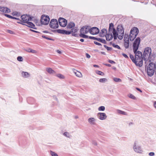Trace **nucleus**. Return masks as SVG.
I'll list each match as a JSON object with an SVG mask.
<instances>
[{"label":"nucleus","mask_w":156,"mask_h":156,"mask_svg":"<svg viewBox=\"0 0 156 156\" xmlns=\"http://www.w3.org/2000/svg\"><path fill=\"white\" fill-rule=\"evenodd\" d=\"M43 32L44 33H47V32L46 31H44Z\"/></svg>","instance_id":"63"},{"label":"nucleus","mask_w":156,"mask_h":156,"mask_svg":"<svg viewBox=\"0 0 156 156\" xmlns=\"http://www.w3.org/2000/svg\"><path fill=\"white\" fill-rule=\"evenodd\" d=\"M97 115L99 119L101 120H105L107 117L106 114L105 113L99 112L98 114Z\"/></svg>","instance_id":"14"},{"label":"nucleus","mask_w":156,"mask_h":156,"mask_svg":"<svg viewBox=\"0 0 156 156\" xmlns=\"http://www.w3.org/2000/svg\"><path fill=\"white\" fill-rule=\"evenodd\" d=\"M99 31V29L96 27H93L90 29V33L94 35L98 34Z\"/></svg>","instance_id":"13"},{"label":"nucleus","mask_w":156,"mask_h":156,"mask_svg":"<svg viewBox=\"0 0 156 156\" xmlns=\"http://www.w3.org/2000/svg\"><path fill=\"white\" fill-rule=\"evenodd\" d=\"M109 34H106L105 37L107 41L112 39L113 36L115 40L118 37L119 39L122 40L124 35V30L122 25L117 26L116 30L114 28L113 24L111 23L109 24L108 30Z\"/></svg>","instance_id":"1"},{"label":"nucleus","mask_w":156,"mask_h":156,"mask_svg":"<svg viewBox=\"0 0 156 156\" xmlns=\"http://www.w3.org/2000/svg\"><path fill=\"white\" fill-rule=\"evenodd\" d=\"M97 39L99 41H101V42L105 43V40L101 38H97Z\"/></svg>","instance_id":"37"},{"label":"nucleus","mask_w":156,"mask_h":156,"mask_svg":"<svg viewBox=\"0 0 156 156\" xmlns=\"http://www.w3.org/2000/svg\"><path fill=\"white\" fill-rule=\"evenodd\" d=\"M59 33L62 34H71V31H68L66 30H59Z\"/></svg>","instance_id":"24"},{"label":"nucleus","mask_w":156,"mask_h":156,"mask_svg":"<svg viewBox=\"0 0 156 156\" xmlns=\"http://www.w3.org/2000/svg\"><path fill=\"white\" fill-rule=\"evenodd\" d=\"M149 155L150 156H153L154 155V152H150L149 154Z\"/></svg>","instance_id":"42"},{"label":"nucleus","mask_w":156,"mask_h":156,"mask_svg":"<svg viewBox=\"0 0 156 156\" xmlns=\"http://www.w3.org/2000/svg\"><path fill=\"white\" fill-rule=\"evenodd\" d=\"M98 110L99 111H104L105 110V107L103 106H100L98 108Z\"/></svg>","instance_id":"31"},{"label":"nucleus","mask_w":156,"mask_h":156,"mask_svg":"<svg viewBox=\"0 0 156 156\" xmlns=\"http://www.w3.org/2000/svg\"><path fill=\"white\" fill-rule=\"evenodd\" d=\"M8 33H9L10 34H14L13 31H12V30H8Z\"/></svg>","instance_id":"43"},{"label":"nucleus","mask_w":156,"mask_h":156,"mask_svg":"<svg viewBox=\"0 0 156 156\" xmlns=\"http://www.w3.org/2000/svg\"><path fill=\"white\" fill-rule=\"evenodd\" d=\"M17 60L18 61L20 62H22L23 60V58L21 56H18L17 58Z\"/></svg>","instance_id":"35"},{"label":"nucleus","mask_w":156,"mask_h":156,"mask_svg":"<svg viewBox=\"0 0 156 156\" xmlns=\"http://www.w3.org/2000/svg\"><path fill=\"white\" fill-rule=\"evenodd\" d=\"M56 76L60 79H64L65 78L64 75L60 74H57Z\"/></svg>","instance_id":"26"},{"label":"nucleus","mask_w":156,"mask_h":156,"mask_svg":"<svg viewBox=\"0 0 156 156\" xmlns=\"http://www.w3.org/2000/svg\"><path fill=\"white\" fill-rule=\"evenodd\" d=\"M107 91L109 94H112L114 92V90L113 88H108Z\"/></svg>","instance_id":"30"},{"label":"nucleus","mask_w":156,"mask_h":156,"mask_svg":"<svg viewBox=\"0 0 156 156\" xmlns=\"http://www.w3.org/2000/svg\"><path fill=\"white\" fill-rule=\"evenodd\" d=\"M117 112L118 114H121L125 115H127V113L126 112L119 109H117Z\"/></svg>","instance_id":"23"},{"label":"nucleus","mask_w":156,"mask_h":156,"mask_svg":"<svg viewBox=\"0 0 156 156\" xmlns=\"http://www.w3.org/2000/svg\"><path fill=\"white\" fill-rule=\"evenodd\" d=\"M63 135L64 136L68 137H70V135L69 133L67 132H66L64 133L63 134Z\"/></svg>","instance_id":"32"},{"label":"nucleus","mask_w":156,"mask_h":156,"mask_svg":"<svg viewBox=\"0 0 156 156\" xmlns=\"http://www.w3.org/2000/svg\"><path fill=\"white\" fill-rule=\"evenodd\" d=\"M78 30V29H77V28L76 27H75L74 28H72L71 29L72 31H71V32H72L76 33L77 32Z\"/></svg>","instance_id":"34"},{"label":"nucleus","mask_w":156,"mask_h":156,"mask_svg":"<svg viewBox=\"0 0 156 156\" xmlns=\"http://www.w3.org/2000/svg\"><path fill=\"white\" fill-rule=\"evenodd\" d=\"M107 66H109V67H110L111 66V65L109 64H107L106 65Z\"/></svg>","instance_id":"59"},{"label":"nucleus","mask_w":156,"mask_h":156,"mask_svg":"<svg viewBox=\"0 0 156 156\" xmlns=\"http://www.w3.org/2000/svg\"><path fill=\"white\" fill-rule=\"evenodd\" d=\"M89 38L90 39H96L97 38L94 37H89Z\"/></svg>","instance_id":"48"},{"label":"nucleus","mask_w":156,"mask_h":156,"mask_svg":"<svg viewBox=\"0 0 156 156\" xmlns=\"http://www.w3.org/2000/svg\"><path fill=\"white\" fill-rule=\"evenodd\" d=\"M139 31L138 29L136 27L132 28L131 30L129 36L130 41H133L137 35Z\"/></svg>","instance_id":"5"},{"label":"nucleus","mask_w":156,"mask_h":156,"mask_svg":"<svg viewBox=\"0 0 156 156\" xmlns=\"http://www.w3.org/2000/svg\"><path fill=\"white\" fill-rule=\"evenodd\" d=\"M46 71L49 74H53L55 73V72L50 68H46Z\"/></svg>","instance_id":"20"},{"label":"nucleus","mask_w":156,"mask_h":156,"mask_svg":"<svg viewBox=\"0 0 156 156\" xmlns=\"http://www.w3.org/2000/svg\"><path fill=\"white\" fill-rule=\"evenodd\" d=\"M96 73L99 75H101V76H103L104 75V73H103V72H101V71H98V70H97L96 71Z\"/></svg>","instance_id":"28"},{"label":"nucleus","mask_w":156,"mask_h":156,"mask_svg":"<svg viewBox=\"0 0 156 156\" xmlns=\"http://www.w3.org/2000/svg\"><path fill=\"white\" fill-rule=\"evenodd\" d=\"M50 154L52 156H58L57 154L51 151H50Z\"/></svg>","instance_id":"36"},{"label":"nucleus","mask_w":156,"mask_h":156,"mask_svg":"<svg viewBox=\"0 0 156 156\" xmlns=\"http://www.w3.org/2000/svg\"><path fill=\"white\" fill-rule=\"evenodd\" d=\"M107 49V50H111V48H109V47H107V48H106Z\"/></svg>","instance_id":"54"},{"label":"nucleus","mask_w":156,"mask_h":156,"mask_svg":"<svg viewBox=\"0 0 156 156\" xmlns=\"http://www.w3.org/2000/svg\"><path fill=\"white\" fill-rule=\"evenodd\" d=\"M132 124V122L130 123H129V125H130L131 124Z\"/></svg>","instance_id":"62"},{"label":"nucleus","mask_w":156,"mask_h":156,"mask_svg":"<svg viewBox=\"0 0 156 156\" xmlns=\"http://www.w3.org/2000/svg\"><path fill=\"white\" fill-rule=\"evenodd\" d=\"M113 80L114 81L116 82H120L121 81V80L118 78H113Z\"/></svg>","instance_id":"33"},{"label":"nucleus","mask_w":156,"mask_h":156,"mask_svg":"<svg viewBox=\"0 0 156 156\" xmlns=\"http://www.w3.org/2000/svg\"><path fill=\"white\" fill-rule=\"evenodd\" d=\"M89 32H90V27L87 26H83L80 29V36L82 37L88 38V36L85 34H87Z\"/></svg>","instance_id":"6"},{"label":"nucleus","mask_w":156,"mask_h":156,"mask_svg":"<svg viewBox=\"0 0 156 156\" xmlns=\"http://www.w3.org/2000/svg\"><path fill=\"white\" fill-rule=\"evenodd\" d=\"M13 18L14 19H16V20H18V19H18V18H15V17H13Z\"/></svg>","instance_id":"60"},{"label":"nucleus","mask_w":156,"mask_h":156,"mask_svg":"<svg viewBox=\"0 0 156 156\" xmlns=\"http://www.w3.org/2000/svg\"><path fill=\"white\" fill-rule=\"evenodd\" d=\"M151 50L150 48L147 47L145 48L143 54L144 60L146 64L151 62L152 59L151 56Z\"/></svg>","instance_id":"3"},{"label":"nucleus","mask_w":156,"mask_h":156,"mask_svg":"<svg viewBox=\"0 0 156 156\" xmlns=\"http://www.w3.org/2000/svg\"><path fill=\"white\" fill-rule=\"evenodd\" d=\"M135 54V64L140 67L143 65V57L142 53L139 51H134Z\"/></svg>","instance_id":"4"},{"label":"nucleus","mask_w":156,"mask_h":156,"mask_svg":"<svg viewBox=\"0 0 156 156\" xmlns=\"http://www.w3.org/2000/svg\"><path fill=\"white\" fill-rule=\"evenodd\" d=\"M108 62L110 63L111 64L115 63V62L114 61L111 60H109Z\"/></svg>","instance_id":"47"},{"label":"nucleus","mask_w":156,"mask_h":156,"mask_svg":"<svg viewBox=\"0 0 156 156\" xmlns=\"http://www.w3.org/2000/svg\"><path fill=\"white\" fill-rule=\"evenodd\" d=\"M107 81V80L106 78H102L99 80V82L101 83H105Z\"/></svg>","instance_id":"27"},{"label":"nucleus","mask_w":156,"mask_h":156,"mask_svg":"<svg viewBox=\"0 0 156 156\" xmlns=\"http://www.w3.org/2000/svg\"><path fill=\"white\" fill-rule=\"evenodd\" d=\"M130 58L131 59L132 61L135 64V58H134L133 55H130Z\"/></svg>","instance_id":"29"},{"label":"nucleus","mask_w":156,"mask_h":156,"mask_svg":"<svg viewBox=\"0 0 156 156\" xmlns=\"http://www.w3.org/2000/svg\"><path fill=\"white\" fill-rule=\"evenodd\" d=\"M129 37L128 35L125 34L124 38V46L126 48H127L129 46Z\"/></svg>","instance_id":"11"},{"label":"nucleus","mask_w":156,"mask_h":156,"mask_svg":"<svg viewBox=\"0 0 156 156\" xmlns=\"http://www.w3.org/2000/svg\"><path fill=\"white\" fill-rule=\"evenodd\" d=\"M128 97H129V98L133 99V100H136V97L133 95L131 94H129L128 95Z\"/></svg>","instance_id":"25"},{"label":"nucleus","mask_w":156,"mask_h":156,"mask_svg":"<svg viewBox=\"0 0 156 156\" xmlns=\"http://www.w3.org/2000/svg\"><path fill=\"white\" fill-rule=\"evenodd\" d=\"M50 21V18L48 16L43 15L42 16L41 20V22L42 24L46 25L48 24Z\"/></svg>","instance_id":"8"},{"label":"nucleus","mask_w":156,"mask_h":156,"mask_svg":"<svg viewBox=\"0 0 156 156\" xmlns=\"http://www.w3.org/2000/svg\"><path fill=\"white\" fill-rule=\"evenodd\" d=\"M30 52L36 54L37 53V51L35 50L31 49Z\"/></svg>","instance_id":"41"},{"label":"nucleus","mask_w":156,"mask_h":156,"mask_svg":"<svg viewBox=\"0 0 156 156\" xmlns=\"http://www.w3.org/2000/svg\"><path fill=\"white\" fill-rule=\"evenodd\" d=\"M86 57L87 58H90V55L87 53H86Z\"/></svg>","instance_id":"44"},{"label":"nucleus","mask_w":156,"mask_h":156,"mask_svg":"<svg viewBox=\"0 0 156 156\" xmlns=\"http://www.w3.org/2000/svg\"><path fill=\"white\" fill-rule=\"evenodd\" d=\"M31 31L34 32H36V33H39L37 31H35V30H31Z\"/></svg>","instance_id":"56"},{"label":"nucleus","mask_w":156,"mask_h":156,"mask_svg":"<svg viewBox=\"0 0 156 156\" xmlns=\"http://www.w3.org/2000/svg\"><path fill=\"white\" fill-rule=\"evenodd\" d=\"M96 119L95 118L91 117L89 118L88 119V121L89 123L91 125H94L95 123Z\"/></svg>","instance_id":"17"},{"label":"nucleus","mask_w":156,"mask_h":156,"mask_svg":"<svg viewBox=\"0 0 156 156\" xmlns=\"http://www.w3.org/2000/svg\"><path fill=\"white\" fill-rule=\"evenodd\" d=\"M22 76L24 78H27L30 76V74L27 72H23L22 73Z\"/></svg>","instance_id":"21"},{"label":"nucleus","mask_w":156,"mask_h":156,"mask_svg":"<svg viewBox=\"0 0 156 156\" xmlns=\"http://www.w3.org/2000/svg\"><path fill=\"white\" fill-rule=\"evenodd\" d=\"M80 41L82 42H83L84 41V39H80Z\"/></svg>","instance_id":"57"},{"label":"nucleus","mask_w":156,"mask_h":156,"mask_svg":"<svg viewBox=\"0 0 156 156\" xmlns=\"http://www.w3.org/2000/svg\"><path fill=\"white\" fill-rule=\"evenodd\" d=\"M31 50V49L29 48H28V49H26V51L28 52H30Z\"/></svg>","instance_id":"46"},{"label":"nucleus","mask_w":156,"mask_h":156,"mask_svg":"<svg viewBox=\"0 0 156 156\" xmlns=\"http://www.w3.org/2000/svg\"><path fill=\"white\" fill-rule=\"evenodd\" d=\"M140 39L139 37H137L134 41L133 45L134 51H136L138 49L139 45L140 44Z\"/></svg>","instance_id":"9"},{"label":"nucleus","mask_w":156,"mask_h":156,"mask_svg":"<svg viewBox=\"0 0 156 156\" xmlns=\"http://www.w3.org/2000/svg\"><path fill=\"white\" fill-rule=\"evenodd\" d=\"M136 89L138 91H140V92H142V91L140 89V88H136Z\"/></svg>","instance_id":"51"},{"label":"nucleus","mask_w":156,"mask_h":156,"mask_svg":"<svg viewBox=\"0 0 156 156\" xmlns=\"http://www.w3.org/2000/svg\"><path fill=\"white\" fill-rule=\"evenodd\" d=\"M57 53H58L59 54L61 53V51H59V50H57Z\"/></svg>","instance_id":"50"},{"label":"nucleus","mask_w":156,"mask_h":156,"mask_svg":"<svg viewBox=\"0 0 156 156\" xmlns=\"http://www.w3.org/2000/svg\"><path fill=\"white\" fill-rule=\"evenodd\" d=\"M101 53L102 54L105 55V53L104 52H101Z\"/></svg>","instance_id":"61"},{"label":"nucleus","mask_w":156,"mask_h":156,"mask_svg":"<svg viewBox=\"0 0 156 156\" xmlns=\"http://www.w3.org/2000/svg\"><path fill=\"white\" fill-rule=\"evenodd\" d=\"M49 25L50 27L53 29H55L58 27V22L55 19H52L50 22Z\"/></svg>","instance_id":"10"},{"label":"nucleus","mask_w":156,"mask_h":156,"mask_svg":"<svg viewBox=\"0 0 156 156\" xmlns=\"http://www.w3.org/2000/svg\"><path fill=\"white\" fill-rule=\"evenodd\" d=\"M92 143L94 146H97L98 145L97 142L95 140L92 141Z\"/></svg>","instance_id":"40"},{"label":"nucleus","mask_w":156,"mask_h":156,"mask_svg":"<svg viewBox=\"0 0 156 156\" xmlns=\"http://www.w3.org/2000/svg\"><path fill=\"white\" fill-rule=\"evenodd\" d=\"M72 35L73 36H76L77 35V34H76L73 33L72 34Z\"/></svg>","instance_id":"58"},{"label":"nucleus","mask_w":156,"mask_h":156,"mask_svg":"<svg viewBox=\"0 0 156 156\" xmlns=\"http://www.w3.org/2000/svg\"><path fill=\"white\" fill-rule=\"evenodd\" d=\"M112 46L113 47L116 48L118 49H120V47L117 45L114 44H112Z\"/></svg>","instance_id":"38"},{"label":"nucleus","mask_w":156,"mask_h":156,"mask_svg":"<svg viewBox=\"0 0 156 156\" xmlns=\"http://www.w3.org/2000/svg\"><path fill=\"white\" fill-rule=\"evenodd\" d=\"M94 43L97 44V45H101V44L100 43H98V42H94Z\"/></svg>","instance_id":"49"},{"label":"nucleus","mask_w":156,"mask_h":156,"mask_svg":"<svg viewBox=\"0 0 156 156\" xmlns=\"http://www.w3.org/2000/svg\"><path fill=\"white\" fill-rule=\"evenodd\" d=\"M21 18L22 20V22L27 23V24L26 25L29 27L34 28V25L32 22H29V21H33L34 19V17H30L29 16L27 15H24L21 16ZM34 20L36 25H38L39 24L38 20L35 19H34Z\"/></svg>","instance_id":"2"},{"label":"nucleus","mask_w":156,"mask_h":156,"mask_svg":"<svg viewBox=\"0 0 156 156\" xmlns=\"http://www.w3.org/2000/svg\"><path fill=\"white\" fill-rule=\"evenodd\" d=\"M122 55H123V56L124 57H125V58H128V56H127V55H126V54H124V53H123L122 54Z\"/></svg>","instance_id":"45"},{"label":"nucleus","mask_w":156,"mask_h":156,"mask_svg":"<svg viewBox=\"0 0 156 156\" xmlns=\"http://www.w3.org/2000/svg\"><path fill=\"white\" fill-rule=\"evenodd\" d=\"M133 148L134 151L137 153H140L141 152V150L140 147L136 146V143H134Z\"/></svg>","instance_id":"15"},{"label":"nucleus","mask_w":156,"mask_h":156,"mask_svg":"<svg viewBox=\"0 0 156 156\" xmlns=\"http://www.w3.org/2000/svg\"><path fill=\"white\" fill-rule=\"evenodd\" d=\"M73 71L77 77L80 78L82 77V75L80 72L78 71L75 70V69H73Z\"/></svg>","instance_id":"16"},{"label":"nucleus","mask_w":156,"mask_h":156,"mask_svg":"<svg viewBox=\"0 0 156 156\" xmlns=\"http://www.w3.org/2000/svg\"><path fill=\"white\" fill-rule=\"evenodd\" d=\"M94 67H98V66L97 65H94Z\"/></svg>","instance_id":"55"},{"label":"nucleus","mask_w":156,"mask_h":156,"mask_svg":"<svg viewBox=\"0 0 156 156\" xmlns=\"http://www.w3.org/2000/svg\"><path fill=\"white\" fill-rule=\"evenodd\" d=\"M42 37L43 38L46 39H47L48 40H52V41H53L54 40L53 39H51V38H49V37H46L45 36H44V35H42Z\"/></svg>","instance_id":"39"},{"label":"nucleus","mask_w":156,"mask_h":156,"mask_svg":"<svg viewBox=\"0 0 156 156\" xmlns=\"http://www.w3.org/2000/svg\"><path fill=\"white\" fill-rule=\"evenodd\" d=\"M60 25L62 27H65L67 24V21L64 18H60L58 19Z\"/></svg>","instance_id":"12"},{"label":"nucleus","mask_w":156,"mask_h":156,"mask_svg":"<svg viewBox=\"0 0 156 156\" xmlns=\"http://www.w3.org/2000/svg\"><path fill=\"white\" fill-rule=\"evenodd\" d=\"M75 26V24L73 22H70L68 23L67 26V27L68 28H72L73 27H74Z\"/></svg>","instance_id":"22"},{"label":"nucleus","mask_w":156,"mask_h":156,"mask_svg":"<svg viewBox=\"0 0 156 156\" xmlns=\"http://www.w3.org/2000/svg\"><path fill=\"white\" fill-rule=\"evenodd\" d=\"M0 10L5 13H9L10 12V10L6 7H2L0 9Z\"/></svg>","instance_id":"19"},{"label":"nucleus","mask_w":156,"mask_h":156,"mask_svg":"<svg viewBox=\"0 0 156 156\" xmlns=\"http://www.w3.org/2000/svg\"><path fill=\"white\" fill-rule=\"evenodd\" d=\"M107 33V30L105 29H102L100 33V36L101 37L105 36Z\"/></svg>","instance_id":"18"},{"label":"nucleus","mask_w":156,"mask_h":156,"mask_svg":"<svg viewBox=\"0 0 156 156\" xmlns=\"http://www.w3.org/2000/svg\"><path fill=\"white\" fill-rule=\"evenodd\" d=\"M154 105L155 108H156V101L154 103Z\"/></svg>","instance_id":"52"},{"label":"nucleus","mask_w":156,"mask_h":156,"mask_svg":"<svg viewBox=\"0 0 156 156\" xmlns=\"http://www.w3.org/2000/svg\"><path fill=\"white\" fill-rule=\"evenodd\" d=\"M154 66V63L153 62H150L147 66V72L149 76H151L154 75L155 70Z\"/></svg>","instance_id":"7"},{"label":"nucleus","mask_w":156,"mask_h":156,"mask_svg":"<svg viewBox=\"0 0 156 156\" xmlns=\"http://www.w3.org/2000/svg\"><path fill=\"white\" fill-rule=\"evenodd\" d=\"M5 16H6L7 17H9V18H11L12 17V16L9 15H5Z\"/></svg>","instance_id":"53"}]
</instances>
